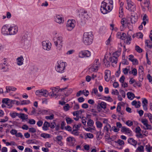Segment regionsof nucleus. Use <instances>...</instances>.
<instances>
[{"label": "nucleus", "mask_w": 152, "mask_h": 152, "mask_svg": "<svg viewBox=\"0 0 152 152\" xmlns=\"http://www.w3.org/2000/svg\"><path fill=\"white\" fill-rule=\"evenodd\" d=\"M93 39L91 32H85L83 35V41L86 45H89L92 43Z\"/></svg>", "instance_id": "obj_1"}, {"label": "nucleus", "mask_w": 152, "mask_h": 152, "mask_svg": "<svg viewBox=\"0 0 152 152\" xmlns=\"http://www.w3.org/2000/svg\"><path fill=\"white\" fill-rule=\"evenodd\" d=\"M53 41L56 49L60 50L62 46L63 38L61 36H59L57 37H55L53 39Z\"/></svg>", "instance_id": "obj_2"}, {"label": "nucleus", "mask_w": 152, "mask_h": 152, "mask_svg": "<svg viewBox=\"0 0 152 152\" xmlns=\"http://www.w3.org/2000/svg\"><path fill=\"white\" fill-rule=\"evenodd\" d=\"M65 63V62H58V65L55 67L56 71L61 73L64 72L66 66Z\"/></svg>", "instance_id": "obj_3"}, {"label": "nucleus", "mask_w": 152, "mask_h": 152, "mask_svg": "<svg viewBox=\"0 0 152 152\" xmlns=\"http://www.w3.org/2000/svg\"><path fill=\"white\" fill-rule=\"evenodd\" d=\"M35 94L39 97L43 96L44 97H47L48 95V92L47 90L44 89H42L40 90H37L35 92Z\"/></svg>", "instance_id": "obj_4"}, {"label": "nucleus", "mask_w": 152, "mask_h": 152, "mask_svg": "<svg viewBox=\"0 0 152 152\" xmlns=\"http://www.w3.org/2000/svg\"><path fill=\"white\" fill-rule=\"evenodd\" d=\"M127 7L126 9L130 11L134 12L136 10L135 5L131 0H126Z\"/></svg>", "instance_id": "obj_5"}, {"label": "nucleus", "mask_w": 152, "mask_h": 152, "mask_svg": "<svg viewBox=\"0 0 152 152\" xmlns=\"http://www.w3.org/2000/svg\"><path fill=\"white\" fill-rule=\"evenodd\" d=\"M90 56V52L88 50L82 51L79 52V57L81 58L89 57Z\"/></svg>", "instance_id": "obj_6"}, {"label": "nucleus", "mask_w": 152, "mask_h": 152, "mask_svg": "<svg viewBox=\"0 0 152 152\" xmlns=\"http://www.w3.org/2000/svg\"><path fill=\"white\" fill-rule=\"evenodd\" d=\"M42 45L44 49L48 51L50 50L51 45L50 42L44 41L42 42Z\"/></svg>", "instance_id": "obj_7"}, {"label": "nucleus", "mask_w": 152, "mask_h": 152, "mask_svg": "<svg viewBox=\"0 0 152 152\" xmlns=\"http://www.w3.org/2000/svg\"><path fill=\"white\" fill-rule=\"evenodd\" d=\"M75 20H69L68 21L66 25L67 29L69 31H71L72 30L75 26L74 22Z\"/></svg>", "instance_id": "obj_8"}, {"label": "nucleus", "mask_w": 152, "mask_h": 152, "mask_svg": "<svg viewBox=\"0 0 152 152\" xmlns=\"http://www.w3.org/2000/svg\"><path fill=\"white\" fill-rule=\"evenodd\" d=\"M107 6V3H104V2H102V3L101 5V6L100 10L101 12L104 14H105L107 13L108 12H109L108 10L107 9V8H105V6Z\"/></svg>", "instance_id": "obj_9"}, {"label": "nucleus", "mask_w": 152, "mask_h": 152, "mask_svg": "<svg viewBox=\"0 0 152 152\" xmlns=\"http://www.w3.org/2000/svg\"><path fill=\"white\" fill-rule=\"evenodd\" d=\"M18 28L16 27H11L8 29L9 32V34L13 35L16 34L18 32Z\"/></svg>", "instance_id": "obj_10"}, {"label": "nucleus", "mask_w": 152, "mask_h": 152, "mask_svg": "<svg viewBox=\"0 0 152 152\" xmlns=\"http://www.w3.org/2000/svg\"><path fill=\"white\" fill-rule=\"evenodd\" d=\"M102 2H104L105 3L106 2L107 3V6H106L105 8H107L109 12H110L112 10L110 5L112 6L113 5V1L112 0H104Z\"/></svg>", "instance_id": "obj_11"}, {"label": "nucleus", "mask_w": 152, "mask_h": 152, "mask_svg": "<svg viewBox=\"0 0 152 152\" xmlns=\"http://www.w3.org/2000/svg\"><path fill=\"white\" fill-rule=\"evenodd\" d=\"M121 132H125L129 136H131L132 135V131L129 128H127L125 126L122 127Z\"/></svg>", "instance_id": "obj_12"}, {"label": "nucleus", "mask_w": 152, "mask_h": 152, "mask_svg": "<svg viewBox=\"0 0 152 152\" xmlns=\"http://www.w3.org/2000/svg\"><path fill=\"white\" fill-rule=\"evenodd\" d=\"M51 89L52 90V93L50 94H49V95H51L52 96H54L57 95L56 93H57L59 91V87L58 86L56 87H53L51 88ZM51 93H50V94Z\"/></svg>", "instance_id": "obj_13"}, {"label": "nucleus", "mask_w": 152, "mask_h": 152, "mask_svg": "<svg viewBox=\"0 0 152 152\" xmlns=\"http://www.w3.org/2000/svg\"><path fill=\"white\" fill-rule=\"evenodd\" d=\"M137 14L135 12H132L131 13V20L132 23H135L137 21Z\"/></svg>", "instance_id": "obj_14"}, {"label": "nucleus", "mask_w": 152, "mask_h": 152, "mask_svg": "<svg viewBox=\"0 0 152 152\" xmlns=\"http://www.w3.org/2000/svg\"><path fill=\"white\" fill-rule=\"evenodd\" d=\"M142 106L143 107V109L144 110H147L148 109L147 108V104H148V100L145 98H142Z\"/></svg>", "instance_id": "obj_15"}, {"label": "nucleus", "mask_w": 152, "mask_h": 152, "mask_svg": "<svg viewBox=\"0 0 152 152\" xmlns=\"http://www.w3.org/2000/svg\"><path fill=\"white\" fill-rule=\"evenodd\" d=\"M55 21L57 23L61 24L64 22V20L62 18L60 15H57L55 17Z\"/></svg>", "instance_id": "obj_16"}, {"label": "nucleus", "mask_w": 152, "mask_h": 152, "mask_svg": "<svg viewBox=\"0 0 152 152\" xmlns=\"http://www.w3.org/2000/svg\"><path fill=\"white\" fill-rule=\"evenodd\" d=\"M81 18L82 20L83 19L86 20L88 19L89 17L86 11L84 10L81 12Z\"/></svg>", "instance_id": "obj_17"}, {"label": "nucleus", "mask_w": 152, "mask_h": 152, "mask_svg": "<svg viewBox=\"0 0 152 152\" xmlns=\"http://www.w3.org/2000/svg\"><path fill=\"white\" fill-rule=\"evenodd\" d=\"M110 76V71L109 70H106L105 72L104 79L107 82H108L109 80V77Z\"/></svg>", "instance_id": "obj_18"}, {"label": "nucleus", "mask_w": 152, "mask_h": 152, "mask_svg": "<svg viewBox=\"0 0 152 152\" xmlns=\"http://www.w3.org/2000/svg\"><path fill=\"white\" fill-rule=\"evenodd\" d=\"M128 142L134 146H135L137 144V142L134 139L132 138H129L128 139Z\"/></svg>", "instance_id": "obj_19"}, {"label": "nucleus", "mask_w": 152, "mask_h": 152, "mask_svg": "<svg viewBox=\"0 0 152 152\" xmlns=\"http://www.w3.org/2000/svg\"><path fill=\"white\" fill-rule=\"evenodd\" d=\"M8 29L6 26H3L1 29V33L3 34L9 35Z\"/></svg>", "instance_id": "obj_20"}, {"label": "nucleus", "mask_w": 152, "mask_h": 152, "mask_svg": "<svg viewBox=\"0 0 152 152\" xmlns=\"http://www.w3.org/2000/svg\"><path fill=\"white\" fill-rule=\"evenodd\" d=\"M21 42L25 44L28 43V39L27 35L25 34L22 37L21 39Z\"/></svg>", "instance_id": "obj_21"}, {"label": "nucleus", "mask_w": 152, "mask_h": 152, "mask_svg": "<svg viewBox=\"0 0 152 152\" xmlns=\"http://www.w3.org/2000/svg\"><path fill=\"white\" fill-rule=\"evenodd\" d=\"M50 123L47 121H45L43 124L42 129L44 131L48 130V127H50Z\"/></svg>", "instance_id": "obj_22"}, {"label": "nucleus", "mask_w": 152, "mask_h": 152, "mask_svg": "<svg viewBox=\"0 0 152 152\" xmlns=\"http://www.w3.org/2000/svg\"><path fill=\"white\" fill-rule=\"evenodd\" d=\"M23 58L22 56L18 58L17 59V64L18 65L20 66L23 64Z\"/></svg>", "instance_id": "obj_23"}, {"label": "nucleus", "mask_w": 152, "mask_h": 152, "mask_svg": "<svg viewBox=\"0 0 152 152\" xmlns=\"http://www.w3.org/2000/svg\"><path fill=\"white\" fill-rule=\"evenodd\" d=\"M62 139V137L61 135L57 136L56 138V139L58 143L60 146H62L63 145V143L61 141V140Z\"/></svg>", "instance_id": "obj_24"}, {"label": "nucleus", "mask_w": 152, "mask_h": 152, "mask_svg": "<svg viewBox=\"0 0 152 152\" xmlns=\"http://www.w3.org/2000/svg\"><path fill=\"white\" fill-rule=\"evenodd\" d=\"M6 91L5 93H9L11 91H15L17 90L16 88L12 86H6Z\"/></svg>", "instance_id": "obj_25"}, {"label": "nucleus", "mask_w": 152, "mask_h": 152, "mask_svg": "<svg viewBox=\"0 0 152 152\" xmlns=\"http://www.w3.org/2000/svg\"><path fill=\"white\" fill-rule=\"evenodd\" d=\"M0 69L3 70V72H6L7 71L8 69L7 65L6 63L1 64L0 65Z\"/></svg>", "instance_id": "obj_26"}, {"label": "nucleus", "mask_w": 152, "mask_h": 152, "mask_svg": "<svg viewBox=\"0 0 152 152\" xmlns=\"http://www.w3.org/2000/svg\"><path fill=\"white\" fill-rule=\"evenodd\" d=\"M84 111L83 110H77L73 112L72 114L74 116H76V117L79 116V115L81 114Z\"/></svg>", "instance_id": "obj_27"}, {"label": "nucleus", "mask_w": 152, "mask_h": 152, "mask_svg": "<svg viewBox=\"0 0 152 152\" xmlns=\"http://www.w3.org/2000/svg\"><path fill=\"white\" fill-rule=\"evenodd\" d=\"M110 60L112 63H114L116 64L117 63L118 61L117 57L113 56L111 57L110 58Z\"/></svg>", "instance_id": "obj_28"}, {"label": "nucleus", "mask_w": 152, "mask_h": 152, "mask_svg": "<svg viewBox=\"0 0 152 152\" xmlns=\"http://www.w3.org/2000/svg\"><path fill=\"white\" fill-rule=\"evenodd\" d=\"M18 117L23 120H26L28 118L27 115L22 113H19Z\"/></svg>", "instance_id": "obj_29"}, {"label": "nucleus", "mask_w": 152, "mask_h": 152, "mask_svg": "<svg viewBox=\"0 0 152 152\" xmlns=\"http://www.w3.org/2000/svg\"><path fill=\"white\" fill-rule=\"evenodd\" d=\"M127 97L130 100H132L135 97L134 94L131 92H129L127 93Z\"/></svg>", "instance_id": "obj_30"}, {"label": "nucleus", "mask_w": 152, "mask_h": 152, "mask_svg": "<svg viewBox=\"0 0 152 152\" xmlns=\"http://www.w3.org/2000/svg\"><path fill=\"white\" fill-rule=\"evenodd\" d=\"M99 67L97 65L96 66L93 64L91 67V70L93 72H96L98 70Z\"/></svg>", "instance_id": "obj_31"}, {"label": "nucleus", "mask_w": 152, "mask_h": 152, "mask_svg": "<svg viewBox=\"0 0 152 152\" xmlns=\"http://www.w3.org/2000/svg\"><path fill=\"white\" fill-rule=\"evenodd\" d=\"M40 135L41 137L45 139L49 138L50 137V134L45 133H42Z\"/></svg>", "instance_id": "obj_32"}, {"label": "nucleus", "mask_w": 152, "mask_h": 152, "mask_svg": "<svg viewBox=\"0 0 152 152\" xmlns=\"http://www.w3.org/2000/svg\"><path fill=\"white\" fill-rule=\"evenodd\" d=\"M143 4L144 5L145 7H147L148 10L150 7V0H145Z\"/></svg>", "instance_id": "obj_33"}, {"label": "nucleus", "mask_w": 152, "mask_h": 152, "mask_svg": "<svg viewBox=\"0 0 152 152\" xmlns=\"http://www.w3.org/2000/svg\"><path fill=\"white\" fill-rule=\"evenodd\" d=\"M10 115L12 118H14L16 117V116L18 117L19 113L14 112L12 113H10Z\"/></svg>", "instance_id": "obj_34"}, {"label": "nucleus", "mask_w": 152, "mask_h": 152, "mask_svg": "<svg viewBox=\"0 0 152 152\" xmlns=\"http://www.w3.org/2000/svg\"><path fill=\"white\" fill-rule=\"evenodd\" d=\"M66 120L67 124H70L72 123L74 121V120H72L69 117L66 118Z\"/></svg>", "instance_id": "obj_35"}, {"label": "nucleus", "mask_w": 152, "mask_h": 152, "mask_svg": "<svg viewBox=\"0 0 152 152\" xmlns=\"http://www.w3.org/2000/svg\"><path fill=\"white\" fill-rule=\"evenodd\" d=\"M99 104L100 105L101 108L104 109H105L106 108L107 104L104 102H102Z\"/></svg>", "instance_id": "obj_36"}, {"label": "nucleus", "mask_w": 152, "mask_h": 152, "mask_svg": "<svg viewBox=\"0 0 152 152\" xmlns=\"http://www.w3.org/2000/svg\"><path fill=\"white\" fill-rule=\"evenodd\" d=\"M135 50L137 52L139 53H141L142 51V50L138 45L135 46Z\"/></svg>", "instance_id": "obj_37"}, {"label": "nucleus", "mask_w": 152, "mask_h": 152, "mask_svg": "<svg viewBox=\"0 0 152 152\" xmlns=\"http://www.w3.org/2000/svg\"><path fill=\"white\" fill-rule=\"evenodd\" d=\"M10 100L8 98H4L2 99V103L6 104L10 102Z\"/></svg>", "instance_id": "obj_38"}, {"label": "nucleus", "mask_w": 152, "mask_h": 152, "mask_svg": "<svg viewBox=\"0 0 152 152\" xmlns=\"http://www.w3.org/2000/svg\"><path fill=\"white\" fill-rule=\"evenodd\" d=\"M81 124H79L78 125L75 124L73 127V129H75L77 130L79 129L80 127L81 126Z\"/></svg>", "instance_id": "obj_39"}, {"label": "nucleus", "mask_w": 152, "mask_h": 152, "mask_svg": "<svg viewBox=\"0 0 152 152\" xmlns=\"http://www.w3.org/2000/svg\"><path fill=\"white\" fill-rule=\"evenodd\" d=\"M94 121L91 119L88 120L87 124L88 126H92L94 124Z\"/></svg>", "instance_id": "obj_40"}, {"label": "nucleus", "mask_w": 152, "mask_h": 152, "mask_svg": "<svg viewBox=\"0 0 152 152\" xmlns=\"http://www.w3.org/2000/svg\"><path fill=\"white\" fill-rule=\"evenodd\" d=\"M30 102L29 100H23L21 102L20 104L21 105L27 104H29Z\"/></svg>", "instance_id": "obj_41"}, {"label": "nucleus", "mask_w": 152, "mask_h": 152, "mask_svg": "<svg viewBox=\"0 0 152 152\" xmlns=\"http://www.w3.org/2000/svg\"><path fill=\"white\" fill-rule=\"evenodd\" d=\"M129 70V69H128L127 68L123 69V72L125 75H127Z\"/></svg>", "instance_id": "obj_42"}, {"label": "nucleus", "mask_w": 152, "mask_h": 152, "mask_svg": "<svg viewBox=\"0 0 152 152\" xmlns=\"http://www.w3.org/2000/svg\"><path fill=\"white\" fill-rule=\"evenodd\" d=\"M146 149L147 151L148 152H151V151L152 149V147L150 146L149 145H147L145 146Z\"/></svg>", "instance_id": "obj_43"}, {"label": "nucleus", "mask_w": 152, "mask_h": 152, "mask_svg": "<svg viewBox=\"0 0 152 152\" xmlns=\"http://www.w3.org/2000/svg\"><path fill=\"white\" fill-rule=\"evenodd\" d=\"M116 142L118 144L120 145H122L124 144V141L121 139H118Z\"/></svg>", "instance_id": "obj_44"}, {"label": "nucleus", "mask_w": 152, "mask_h": 152, "mask_svg": "<svg viewBox=\"0 0 152 152\" xmlns=\"http://www.w3.org/2000/svg\"><path fill=\"white\" fill-rule=\"evenodd\" d=\"M96 127L98 128H101L102 126V124L99 121H97L96 122Z\"/></svg>", "instance_id": "obj_45"}, {"label": "nucleus", "mask_w": 152, "mask_h": 152, "mask_svg": "<svg viewBox=\"0 0 152 152\" xmlns=\"http://www.w3.org/2000/svg\"><path fill=\"white\" fill-rule=\"evenodd\" d=\"M77 130L75 129H73L72 133V134L75 135V136H78L79 134V132L77 131Z\"/></svg>", "instance_id": "obj_46"}, {"label": "nucleus", "mask_w": 152, "mask_h": 152, "mask_svg": "<svg viewBox=\"0 0 152 152\" xmlns=\"http://www.w3.org/2000/svg\"><path fill=\"white\" fill-rule=\"evenodd\" d=\"M126 125H127L128 126H132L133 124V123L132 121L130 120H128L127 121L126 123Z\"/></svg>", "instance_id": "obj_47"}, {"label": "nucleus", "mask_w": 152, "mask_h": 152, "mask_svg": "<svg viewBox=\"0 0 152 152\" xmlns=\"http://www.w3.org/2000/svg\"><path fill=\"white\" fill-rule=\"evenodd\" d=\"M93 64L96 66L97 65L99 67L100 65V64L99 62L98 59H95Z\"/></svg>", "instance_id": "obj_48"}, {"label": "nucleus", "mask_w": 152, "mask_h": 152, "mask_svg": "<svg viewBox=\"0 0 152 152\" xmlns=\"http://www.w3.org/2000/svg\"><path fill=\"white\" fill-rule=\"evenodd\" d=\"M105 98H104L103 100H105L106 101H108L109 102H111L113 101V99L111 98L110 96H105Z\"/></svg>", "instance_id": "obj_49"}, {"label": "nucleus", "mask_w": 152, "mask_h": 152, "mask_svg": "<svg viewBox=\"0 0 152 152\" xmlns=\"http://www.w3.org/2000/svg\"><path fill=\"white\" fill-rule=\"evenodd\" d=\"M69 106L68 104H66L63 107V109L65 111H67L69 110Z\"/></svg>", "instance_id": "obj_50"}, {"label": "nucleus", "mask_w": 152, "mask_h": 152, "mask_svg": "<svg viewBox=\"0 0 152 152\" xmlns=\"http://www.w3.org/2000/svg\"><path fill=\"white\" fill-rule=\"evenodd\" d=\"M86 20L84 19L82 20L81 18V17L80 20L79 21V23L81 25L83 26L86 23Z\"/></svg>", "instance_id": "obj_51"}, {"label": "nucleus", "mask_w": 152, "mask_h": 152, "mask_svg": "<svg viewBox=\"0 0 152 152\" xmlns=\"http://www.w3.org/2000/svg\"><path fill=\"white\" fill-rule=\"evenodd\" d=\"M132 74H133L134 76H136L137 74V69L135 68H133L132 70Z\"/></svg>", "instance_id": "obj_52"}, {"label": "nucleus", "mask_w": 152, "mask_h": 152, "mask_svg": "<svg viewBox=\"0 0 152 152\" xmlns=\"http://www.w3.org/2000/svg\"><path fill=\"white\" fill-rule=\"evenodd\" d=\"M136 36L139 38H142L143 35L142 33L139 32L136 34Z\"/></svg>", "instance_id": "obj_53"}, {"label": "nucleus", "mask_w": 152, "mask_h": 152, "mask_svg": "<svg viewBox=\"0 0 152 152\" xmlns=\"http://www.w3.org/2000/svg\"><path fill=\"white\" fill-rule=\"evenodd\" d=\"M137 150H138L140 152L143 151L144 146L142 145H140L137 148Z\"/></svg>", "instance_id": "obj_54"}, {"label": "nucleus", "mask_w": 152, "mask_h": 152, "mask_svg": "<svg viewBox=\"0 0 152 152\" xmlns=\"http://www.w3.org/2000/svg\"><path fill=\"white\" fill-rule=\"evenodd\" d=\"M74 103L75 104L74 106V107L73 108V109L74 110H77L79 108V105L78 104H75V102H74Z\"/></svg>", "instance_id": "obj_55"}, {"label": "nucleus", "mask_w": 152, "mask_h": 152, "mask_svg": "<svg viewBox=\"0 0 152 152\" xmlns=\"http://www.w3.org/2000/svg\"><path fill=\"white\" fill-rule=\"evenodd\" d=\"M29 132H30L34 133L36 132V130L33 127H32L31 128H29L28 129Z\"/></svg>", "instance_id": "obj_56"}, {"label": "nucleus", "mask_w": 152, "mask_h": 152, "mask_svg": "<svg viewBox=\"0 0 152 152\" xmlns=\"http://www.w3.org/2000/svg\"><path fill=\"white\" fill-rule=\"evenodd\" d=\"M54 118V115L52 114L50 116H47L45 117V118L47 119L52 120Z\"/></svg>", "instance_id": "obj_57"}, {"label": "nucleus", "mask_w": 152, "mask_h": 152, "mask_svg": "<svg viewBox=\"0 0 152 152\" xmlns=\"http://www.w3.org/2000/svg\"><path fill=\"white\" fill-rule=\"evenodd\" d=\"M148 121L146 119H142L141 121V122L145 126H147L148 124Z\"/></svg>", "instance_id": "obj_58"}, {"label": "nucleus", "mask_w": 152, "mask_h": 152, "mask_svg": "<svg viewBox=\"0 0 152 152\" xmlns=\"http://www.w3.org/2000/svg\"><path fill=\"white\" fill-rule=\"evenodd\" d=\"M28 123L31 124H35L36 121L34 119H30L29 120Z\"/></svg>", "instance_id": "obj_59"}, {"label": "nucleus", "mask_w": 152, "mask_h": 152, "mask_svg": "<svg viewBox=\"0 0 152 152\" xmlns=\"http://www.w3.org/2000/svg\"><path fill=\"white\" fill-rule=\"evenodd\" d=\"M55 126H56V124L55 122H53L50 124V127L51 129H53L55 128Z\"/></svg>", "instance_id": "obj_60"}, {"label": "nucleus", "mask_w": 152, "mask_h": 152, "mask_svg": "<svg viewBox=\"0 0 152 152\" xmlns=\"http://www.w3.org/2000/svg\"><path fill=\"white\" fill-rule=\"evenodd\" d=\"M39 112L40 114H46L48 112V111L45 110H39Z\"/></svg>", "instance_id": "obj_61"}, {"label": "nucleus", "mask_w": 152, "mask_h": 152, "mask_svg": "<svg viewBox=\"0 0 152 152\" xmlns=\"http://www.w3.org/2000/svg\"><path fill=\"white\" fill-rule=\"evenodd\" d=\"M112 94L118 95L119 93L117 89H115V91L114 90H113L112 91Z\"/></svg>", "instance_id": "obj_62"}, {"label": "nucleus", "mask_w": 152, "mask_h": 152, "mask_svg": "<svg viewBox=\"0 0 152 152\" xmlns=\"http://www.w3.org/2000/svg\"><path fill=\"white\" fill-rule=\"evenodd\" d=\"M104 64L105 65L107 66V67L110 66V62L109 61H107L106 59H104Z\"/></svg>", "instance_id": "obj_63"}, {"label": "nucleus", "mask_w": 152, "mask_h": 152, "mask_svg": "<svg viewBox=\"0 0 152 152\" xmlns=\"http://www.w3.org/2000/svg\"><path fill=\"white\" fill-rule=\"evenodd\" d=\"M126 36V34L125 33H122L121 35V37L120 39H121L122 40H124L125 39V37Z\"/></svg>", "instance_id": "obj_64"}]
</instances>
